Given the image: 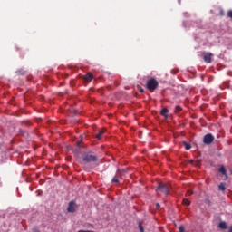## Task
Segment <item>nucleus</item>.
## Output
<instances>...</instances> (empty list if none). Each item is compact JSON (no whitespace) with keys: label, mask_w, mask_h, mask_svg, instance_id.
Returning a JSON list of instances; mask_svg holds the SVG:
<instances>
[{"label":"nucleus","mask_w":232,"mask_h":232,"mask_svg":"<svg viewBox=\"0 0 232 232\" xmlns=\"http://www.w3.org/2000/svg\"><path fill=\"white\" fill-rule=\"evenodd\" d=\"M218 188L220 191H226V186L224 185V183L219 184Z\"/></svg>","instance_id":"nucleus-15"},{"label":"nucleus","mask_w":232,"mask_h":232,"mask_svg":"<svg viewBox=\"0 0 232 232\" xmlns=\"http://www.w3.org/2000/svg\"><path fill=\"white\" fill-rule=\"evenodd\" d=\"M82 79L84 82H92L93 81V74L92 72H89L82 76Z\"/></svg>","instance_id":"nucleus-7"},{"label":"nucleus","mask_w":232,"mask_h":232,"mask_svg":"<svg viewBox=\"0 0 232 232\" xmlns=\"http://www.w3.org/2000/svg\"><path fill=\"white\" fill-rule=\"evenodd\" d=\"M82 162H84V164L97 162V156L92 154L91 152H83L82 154Z\"/></svg>","instance_id":"nucleus-1"},{"label":"nucleus","mask_w":232,"mask_h":232,"mask_svg":"<svg viewBox=\"0 0 232 232\" xmlns=\"http://www.w3.org/2000/svg\"><path fill=\"white\" fill-rule=\"evenodd\" d=\"M140 231L144 232V227H142V224H139Z\"/></svg>","instance_id":"nucleus-18"},{"label":"nucleus","mask_w":232,"mask_h":232,"mask_svg":"<svg viewBox=\"0 0 232 232\" xmlns=\"http://www.w3.org/2000/svg\"><path fill=\"white\" fill-rule=\"evenodd\" d=\"M112 182H114L115 184H119V177L114 176L112 179Z\"/></svg>","instance_id":"nucleus-16"},{"label":"nucleus","mask_w":232,"mask_h":232,"mask_svg":"<svg viewBox=\"0 0 232 232\" xmlns=\"http://www.w3.org/2000/svg\"><path fill=\"white\" fill-rule=\"evenodd\" d=\"M77 146H78V148H81V141H77Z\"/></svg>","instance_id":"nucleus-22"},{"label":"nucleus","mask_w":232,"mask_h":232,"mask_svg":"<svg viewBox=\"0 0 232 232\" xmlns=\"http://www.w3.org/2000/svg\"><path fill=\"white\" fill-rule=\"evenodd\" d=\"M160 113H161V115H162L163 117L168 118V113H169V110L164 108V109H162V110L160 111Z\"/></svg>","instance_id":"nucleus-10"},{"label":"nucleus","mask_w":232,"mask_h":232,"mask_svg":"<svg viewBox=\"0 0 232 232\" xmlns=\"http://www.w3.org/2000/svg\"><path fill=\"white\" fill-rule=\"evenodd\" d=\"M219 173H222V175H225L226 179H227V173L226 168L224 166L219 168Z\"/></svg>","instance_id":"nucleus-11"},{"label":"nucleus","mask_w":232,"mask_h":232,"mask_svg":"<svg viewBox=\"0 0 232 232\" xmlns=\"http://www.w3.org/2000/svg\"><path fill=\"white\" fill-rule=\"evenodd\" d=\"M146 88L147 90H149V92H155V90L159 88V81H157V79L155 78H150V80L147 81Z\"/></svg>","instance_id":"nucleus-2"},{"label":"nucleus","mask_w":232,"mask_h":232,"mask_svg":"<svg viewBox=\"0 0 232 232\" xmlns=\"http://www.w3.org/2000/svg\"><path fill=\"white\" fill-rule=\"evenodd\" d=\"M156 208H157V209H160V204L157 203Z\"/></svg>","instance_id":"nucleus-20"},{"label":"nucleus","mask_w":232,"mask_h":232,"mask_svg":"<svg viewBox=\"0 0 232 232\" xmlns=\"http://www.w3.org/2000/svg\"><path fill=\"white\" fill-rule=\"evenodd\" d=\"M183 205L184 206H190L191 205V201H189L188 198H184L183 199Z\"/></svg>","instance_id":"nucleus-14"},{"label":"nucleus","mask_w":232,"mask_h":232,"mask_svg":"<svg viewBox=\"0 0 232 232\" xmlns=\"http://www.w3.org/2000/svg\"><path fill=\"white\" fill-rule=\"evenodd\" d=\"M77 208H78V206L75 203V201H71L68 204L67 211H68V213H75V211H77Z\"/></svg>","instance_id":"nucleus-5"},{"label":"nucleus","mask_w":232,"mask_h":232,"mask_svg":"<svg viewBox=\"0 0 232 232\" xmlns=\"http://www.w3.org/2000/svg\"><path fill=\"white\" fill-rule=\"evenodd\" d=\"M218 227L219 229H227V224L226 223V221H221L218 224Z\"/></svg>","instance_id":"nucleus-9"},{"label":"nucleus","mask_w":232,"mask_h":232,"mask_svg":"<svg viewBox=\"0 0 232 232\" xmlns=\"http://www.w3.org/2000/svg\"><path fill=\"white\" fill-rule=\"evenodd\" d=\"M104 129L100 130L99 133L96 134L95 139H97V140H101V139H102V136L104 135Z\"/></svg>","instance_id":"nucleus-8"},{"label":"nucleus","mask_w":232,"mask_h":232,"mask_svg":"<svg viewBox=\"0 0 232 232\" xmlns=\"http://www.w3.org/2000/svg\"><path fill=\"white\" fill-rule=\"evenodd\" d=\"M213 57V53H203V59L205 61V63H211V58Z\"/></svg>","instance_id":"nucleus-6"},{"label":"nucleus","mask_w":232,"mask_h":232,"mask_svg":"<svg viewBox=\"0 0 232 232\" xmlns=\"http://www.w3.org/2000/svg\"><path fill=\"white\" fill-rule=\"evenodd\" d=\"M183 144L185 146V150H191V144H189V143H188L186 141H184Z\"/></svg>","instance_id":"nucleus-13"},{"label":"nucleus","mask_w":232,"mask_h":232,"mask_svg":"<svg viewBox=\"0 0 232 232\" xmlns=\"http://www.w3.org/2000/svg\"><path fill=\"white\" fill-rule=\"evenodd\" d=\"M227 17H229L232 20V10L227 12Z\"/></svg>","instance_id":"nucleus-17"},{"label":"nucleus","mask_w":232,"mask_h":232,"mask_svg":"<svg viewBox=\"0 0 232 232\" xmlns=\"http://www.w3.org/2000/svg\"><path fill=\"white\" fill-rule=\"evenodd\" d=\"M187 194L189 196V195H193V191L191 190H188Z\"/></svg>","instance_id":"nucleus-19"},{"label":"nucleus","mask_w":232,"mask_h":232,"mask_svg":"<svg viewBox=\"0 0 232 232\" xmlns=\"http://www.w3.org/2000/svg\"><path fill=\"white\" fill-rule=\"evenodd\" d=\"M169 185L166 183H160L157 188V191H160L161 193H164V195H169Z\"/></svg>","instance_id":"nucleus-3"},{"label":"nucleus","mask_w":232,"mask_h":232,"mask_svg":"<svg viewBox=\"0 0 232 232\" xmlns=\"http://www.w3.org/2000/svg\"><path fill=\"white\" fill-rule=\"evenodd\" d=\"M213 140H215V136L211 133H208L203 137V142L207 145L213 143Z\"/></svg>","instance_id":"nucleus-4"},{"label":"nucleus","mask_w":232,"mask_h":232,"mask_svg":"<svg viewBox=\"0 0 232 232\" xmlns=\"http://www.w3.org/2000/svg\"><path fill=\"white\" fill-rule=\"evenodd\" d=\"M140 88V93H144V89H142V88H140V87H139Z\"/></svg>","instance_id":"nucleus-21"},{"label":"nucleus","mask_w":232,"mask_h":232,"mask_svg":"<svg viewBox=\"0 0 232 232\" xmlns=\"http://www.w3.org/2000/svg\"><path fill=\"white\" fill-rule=\"evenodd\" d=\"M34 232H40V231H39V230H37V229H34Z\"/></svg>","instance_id":"nucleus-23"},{"label":"nucleus","mask_w":232,"mask_h":232,"mask_svg":"<svg viewBox=\"0 0 232 232\" xmlns=\"http://www.w3.org/2000/svg\"><path fill=\"white\" fill-rule=\"evenodd\" d=\"M175 113H180L182 111V107L177 105L174 110Z\"/></svg>","instance_id":"nucleus-12"}]
</instances>
